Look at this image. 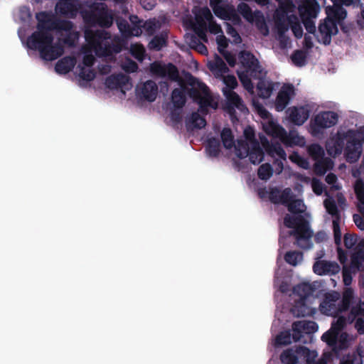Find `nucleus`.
Listing matches in <instances>:
<instances>
[{"label":"nucleus","instance_id":"1","mask_svg":"<svg viewBox=\"0 0 364 364\" xmlns=\"http://www.w3.org/2000/svg\"><path fill=\"white\" fill-rule=\"evenodd\" d=\"M150 70L153 75L167 77L171 81L179 82L180 87L174 88L171 92V100L175 109H182L187 101L186 94L199 105L198 112L203 114H208V107L215 108L213 105V100L210 93L208 87L196 77L191 75L188 79V85L192 86L188 88L181 80L177 67L171 63L161 64L159 62H154L151 64Z\"/></svg>","mask_w":364,"mask_h":364},{"label":"nucleus","instance_id":"2","mask_svg":"<svg viewBox=\"0 0 364 364\" xmlns=\"http://www.w3.org/2000/svg\"><path fill=\"white\" fill-rule=\"evenodd\" d=\"M36 18L38 21L37 31L27 38V46L31 50H38L42 59L54 60L63 54L64 47L61 42L53 43L51 31H68L73 27V23L68 20L58 18L46 11L36 14Z\"/></svg>","mask_w":364,"mask_h":364},{"label":"nucleus","instance_id":"3","mask_svg":"<svg viewBox=\"0 0 364 364\" xmlns=\"http://www.w3.org/2000/svg\"><path fill=\"white\" fill-rule=\"evenodd\" d=\"M84 34L87 44L98 57H108L122 50V41L118 37L112 39L108 31L86 28Z\"/></svg>","mask_w":364,"mask_h":364},{"label":"nucleus","instance_id":"4","mask_svg":"<svg viewBox=\"0 0 364 364\" xmlns=\"http://www.w3.org/2000/svg\"><path fill=\"white\" fill-rule=\"evenodd\" d=\"M346 325V318L344 316H339L331 323L330 329L321 336V340L334 351L337 352L348 347V335L346 332H342Z\"/></svg>","mask_w":364,"mask_h":364},{"label":"nucleus","instance_id":"5","mask_svg":"<svg viewBox=\"0 0 364 364\" xmlns=\"http://www.w3.org/2000/svg\"><path fill=\"white\" fill-rule=\"evenodd\" d=\"M238 58L245 69L243 71L249 72L252 77L259 79L264 76L265 73H263L259 60L251 52L242 50L239 53Z\"/></svg>","mask_w":364,"mask_h":364},{"label":"nucleus","instance_id":"6","mask_svg":"<svg viewBox=\"0 0 364 364\" xmlns=\"http://www.w3.org/2000/svg\"><path fill=\"white\" fill-rule=\"evenodd\" d=\"M341 295L338 291H332L325 294L323 299L320 304V311L322 314L336 317L343 313L340 303Z\"/></svg>","mask_w":364,"mask_h":364},{"label":"nucleus","instance_id":"7","mask_svg":"<svg viewBox=\"0 0 364 364\" xmlns=\"http://www.w3.org/2000/svg\"><path fill=\"white\" fill-rule=\"evenodd\" d=\"M356 134L353 129H348L346 132H338L335 137L331 139L326 144V150L328 154L332 157H336L340 155L345 145V141L353 138Z\"/></svg>","mask_w":364,"mask_h":364},{"label":"nucleus","instance_id":"8","mask_svg":"<svg viewBox=\"0 0 364 364\" xmlns=\"http://www.w3.org/2000/svg\"><path fill=\"white\" fill-rule=\"evenodd\" d=\"M338 115L335 112L326 111L316 114L312 120L311 127L314 134L321 132L322 129L330 128L338 122Z\"/></svg>","mask_w":364,"mask_h":364},{"label":"nucleus","instance_id":"9","mask_svg":"<svg viewBox=\"0 0 364 364\" xmlns=\"http://www.w3.org/2000/svg\"><path fill=\"white\" fill-rule=\"evenodd\" d=\"M213 19V15L210 10L207 7L200 8L198 12L196 14V24L193 26V30L198 37L204 42H208V37L206 35L207 23L206 21H210Z\"/></svg>","mask_w":364,"mask_h":364},{"label":"nucleus","instance_id":"10","mask_svg":"<svg viewBox=\"0 0 364 364\" xmlns=\"http://www.w3.org/2000/svg\"><path fill=\"white\" fill-rule=\"evenodd\" d=\"M290 24H291V17L287 16V9L277 10L275 14V28L282 48L286 46L288 38L285 36V33L289 30Z\"/></svg>","mask_w":364,"mask_h":364},{"label":"nucleus","instance_id":"11","mask_svg":"<svg viewBox=\"0 0 364 364\" xmlns=\"http://www.w3.org/2000/svg\"><path fill=\"white\" fill-rule=\"evenodd\" d=\"M272 127V134L278 136L283 144L287 146H293L294 145H301L304 139L298 135L297 133L290 132L288 134L287 131L281 126L270 124Z\"/></svg>","mask_w":364,"mask_h":364},{"label":"nucleus","instance_id":"12","mask_svg":"<svg viewBox=\"0 0 364 364\" xmlns=\"http://www.w3.org/2000/svg\"><path fill=\"white\" fill-rule=\"evenodd\" d=\"M312 229H291L288 232L289 236L295 237V244L301 249L309 250L312 247Z\"/></svg>","mask_w":364,"mask_h":364},{"label":"nucleus","instance_id":"13","mask_svg":"<svg viewBox=\"0 0 364 364\" xmlns=\"http://www.w3.org/2000/svg\"><path fill=\"white\" fill-rule=\"evenodd\" d=\"M318 32L321 39H318V42H322L324 45H329L331 41V36L337 34L338 29L336 23L327 16L318 25Z\"/></svg>","mask_w":364,"mask_h":364},{"label":"nucleus","instance_id":"14","mask_svg":"<svg viewBox=\"0 0 364 364\" xmlns=\"http://www.w3.org/2000/svg\"><path fill=\"white\" fill-rule=\"evenodd\" d=\"M318 330V325L312 321H298L292 323V339L299 341L302 337V333H314Z\"/></svg>","mask_w":364,"mask_h":364},{"label":"nucleus","instance_id":"15","mask_svg":"<svg viewBox=\"0 0 364 364\" xmlns=\"http://www.w3.org/2000/svg\"><path fill=\"white\" fill-rule=\"evenodd\" d=\"M361 153V141L356 138V134L353 135V138L347 141L344 153L346 159L348 163H355L359 159Z\"/></svg>","mask_w":364,"mask_h":364},{"label":"nucleus","instance_id":"16","mask_svg":"<svg viewBox=\"0 0 364 364\" xmlns=\"http://www.w3.org/2000/svg\"><path fill=\"white\" fill-rule=\"evenodd\" d=\"M348 319L351 322L355 321L354 326L359 334H364V301L359 300L356 305L351 307Z\"/></svg>","mask_w":364,"mask_h":364},{"label":"nucleus","instance_id":"17","mask_svg":"<svg viewBox=\"0 0 364 364\" xmlns=\"http://www.w3.org/2000/svg\"><path fill=\"white\" fill-rule=\"evenodd\" d=\"M341 267L336 262L318 260L313 265V271L315 274L322 275H335L340 272Z\"/></svg>","mask_w":364,"mask_h":364},{"label":"nucleus","instance_id":"18","mask_svg":"<svg viewBox=\"0 0 364 364\" xmlns=\"http://www.w3.org/2000/svg\"><path fill=\"white\" fill-rule=\"evenodd\" d=\"M294 94V87L292 85H284L278 92L275 100V108L280 112L286 108L291 95Z\"/></svg>","mask_w":364,"mask_h":364},{"label":"nucleus","instance_id":"19","mask_svg":"<svg viewBox=\"0 0 364 364\" xmlns=\"http://www.w3.org/2000/svg\"><path fill=\"white\" fill-rule=\"evenodd\" d=\"M293 197L294 194L290 188H286L281 191L279 188L274 187L271 188L269 193V200L274 204H287Z\"/></svg>","mask_w":364,"mask_h":364},{"label":"nucleus","instance_id":"20","mask_svg":"<svg viewBox=\"0 0 364 364\" xmlns=\"http://www.w3.org/2000/svg\"><path fill=\"white\" fill-rule=\"evenodd\" d=\"M289 118L296 125H302L309 117L310 109L307 106L293 107L289 109Z\"/></svg>","mask_w":364,"mask_h":364},{"label":"nucleus","instance_id":"21","mask_svg":"<svg viewBox=\"0 0 364 364\" xmlns=\"http://www.w3.org/2000/svg\"><path fill=\"white\" fill-rule=\"evenodd\" d=\"M238 13L248 22L252 23L254 21L260 22L264 21V16L261 11L257 10L252 11L250 6L244 2H241L237 5Z\"/></svg>","mask_w":364,"mask_h":364},{"label":"nucleus","instance_id":"22","mask_svg":"<svg viewBox=\"0 0 364 364\" xmlns=\"http://www.w3.org/2000/svg\"><path fill=\"white\" fill-rule=\"evenodd\" d=\"M284 228H310L309 220L303 215L286 214L284 218Z\"/></svg>","mask_w":364,"mask_h":364},{"label":"nucleus","instance_id":"23","mask_svg":"<svg viewBox=\"0 0 364 364\" xmlns=\"http://www.w3.org/2000/svg\"><path fill=\"white\" fill-rule=\"evenodd\" d=\"M130 77L124 74L111 75L105 80V85L110 90L122 89L126 87Z\"/></svg>","mask_w":364,"mask_h":364},{"label":"nucleus","instance_id":"24","mask_svg":"<svg viewBox=\"0 0 364 364\" xmlns=\"http://www.w3.org/2000/svg\"><path fill=\"white\" fill-rule=\"evenodd\" d=\"M260 140L262 146L265 148L269 155H277L280 159L286 160L287 154L279 143L277 142L270 144L264 136H260Z\"/></svg>","mask_w":364,"mask_h":364},{"label":"nucleus","instance_id":"25","mask_svg":"<svg viewBox=\"0 0 364 364\" xmlns=\"http://www.w3.org/2000/svg\"><path fill=\"white\" fill-rule=\"evenodd\" d=\"M55 11L65 16L74 17L77 14V7L72 0H59L55 5Z\"/></svg>","mask_w":364,"mask_h":364},{"label":"nucleus","instance_id":"26","mask_svg":"<svg viewBox=\"0 0 364 364\" xmlns=\"http://www.w3.org/2000/svg\"><path fill=\"white\" fill-rule=\"evenodd\" d=\"M326 16L332 19L336 25L344 20L347 16L346 10L340 5H333V6H327L326 8Z\"/></svg>","mask_w":364,"mask_h":364},{"label":"nucleus","instance_id":"27","mask_svg":"<svg viewBox=\"0 0 364 364\" xmlns=\"http://www.w3.org/2000/svg\"><path fill=\"white\" fill-rule=\"evenodd\" d=\"M157 93V85L155 82L151 80L146 81L141 88V97L151 102L156 100Z\"/></svg>","mask_w":364,"mask_h":364},{"label":"nucleus","instance_id":"28","mask_svg":"<svg viewBox=\"0 0 364 364\" xmlns=\"http://www.w3.org/2000/svg\"><path fill=\"white\" fill-rule=\"evenodd\" d=\"M75 64V58L65 56L57 62L55 70L59 74H67L74 68Z\"/></svg>","mask_w":364,"mask_h":364},{"label":"nucleus","instance_id":"29","mask_svg":"<svg viewBox=\"0 0 364 364\" xmlns=\"http://www.w3.org/2000/svg\"><path fill=\"white\" fill-rule=\"evenodd\" d=\"M318 11V5L315 0L307 1L304 6L300 9L301 18H314L317 16Z\"/></svg>","mask_w":364,"mask_h":364},{"label":"nucleus","instance_id":"30","mask_svg":"<svg viewBox=\"0 0 364 364\" xmlns=\"http://www.w3.org/2000/svg\"><path fill=\"white\" fill-rule=\"evenodd\" d=\"M261 77L257 85V95L262 99L269 98L274 90V85L272 82L267 81Z\"/></svg>","mask_w":364,"mask_h":364},{"label":"nucleus","instance_id":"31","mask_svg":"<svg viewBox=\"0 0 364 364\" xmlns=\"http://www.w3.org/2000/svg\"><path fill=\"white\" fill-rule=\"evenodd\" d=\"M113 23V17L105 6L98 8L97 25L102 28H109Z\"/></svg>","mask_w":364,"mask_h":364},{"label":"nucleus","instance_id":"32","mask_svg":"<svg viewBox=\"0 0 364 364\" xmlns=\"http://www.w3.org/2000/svg\"><path fill=\"white\" fill-rule=\"evenodd\" d=\"M264 151L260 147L259 142H255L254 145L250 146L249 159L250 162L255 165L259 164L264 159Z\"/></svg>","mask_w":364,"mask_h":364},{"label":"nucleus","instance_id":"33","mask_svg":"<svg viewBox=\"0 0 364 364\" xmlns=\"http://www.w3.org/2000/svg\"><path fill=\"white\" fill-rule=\"evenodd\" d=\"M333 161L328 157H323L316 161L314 164V171L317 175H324L327 171L333 168Z\"/></svg>","mask_w":364,"mask_h":364},{"label":"nucleus","instance_id":"34","mask_svg":"<svg viewBox=\"0 0 364 364\" xmlns=\"http://www.w3.org/2000/svg\"><path fill=\"white\" fill-rule=\"evenodd\" d=\"M209 68L218 75H222L229 72V68L226 63L218 55H215L214 61L209 63Z\"/></svg>","mask_w":364,"mask_h":364},{"label":"nucleus","instance_id":"35","mask_svg":"<svg viewBox=\"0 0 364 364\" xmlns=\"http://www.w3.org/2000/svg\"><path fill=\"white\" fill-rule=\"evenodd\" d=\"M314 291V287L309 283L299 284L294 287V293L300 297L299 301H305L313 294Z\"/></svg>","mask_w":364,"mask_h":364},{"label":"nucleus","instance_id":"36","mask_svg":"<svg viewBox=\"0 0 364 364\" xmlns=\"http://www.w3.org/2000/svg\"><path fill=\"white\" fill-rule=\"evenodd\" d=\"M205 151L210 157H217L220 153V141L214 136L208 138L205 146Z\"/></svg>","mask_w":364,"mask_h":364},{"label":"nucleus","instance_id":"37","mask_svg":"<svg viewBox=\"0 0 364 364\" xmlns=\"http://www.w3.org/2000/svg\"><path fill=\"white\" fill-rule=\"evenodd\" d=\"M224 95L226 96L228 107L232 109L235 107L240 109L243 106V102L242 98L232 90H224Z\"/></svg>","mask_w":364,"mask_h":364},{"label":"nucleus","instance_id":"38","mask_svg":"<svg viewBox=\"0 0 364 364\" xmlns=\"http://www.w3.org/2000/svg\"><path fill=\"white\" fill-rule=\"evenodd\" d=\"M354 299V291L351 287H346L343 291L342 299H340L341 310L347 311Z\"/></svg>","mask_w":364,"mask_h":364},{"label":"nucleus","instance_id":"39","mask_svg":"<svg viewBox=\"0 0 364 364\" xmlns=\"http://www.w3.org/2000/svg\"><path fill=\"white\" fill-rule=\"evenodd\" d=\"M167 35L161 33L155 36L149 42V48L151 50H160L164 46H166Z\"/></svg>","mask_w":364,"mask_h":364},{"label":"nucleus","instance_id":"40","mask_svg":"<svg viewBox=\"0 0 364 364\" xmlns=\"http://www.w3.org/2000/svg\"><path fill=\"white\" fill-rule=\"evenodd\" d=\"M220 137L225 149H230L235 146L234 136L230 128H223L220 134Z\"/></svg>","mask_w":364,"mask_h":364},{"label":"nucleus","instance_id":"41","mask_svg":"<svg viewBox=\"0 0 364 364\" xmlns=\"http://www.w3.org/2000/svg\"><path fill=\"white\" fill-rule=\"evenodd\" d=\"M291 311L296 317H304L309 314V309L305 304V301H296Z\"/></svg>","mask_w":364,"mask_h":364},{"label":"nucleus","instance_id":"42","mask_svg":"<svg viewBox=\"0 0 364 364\" xmlns=\"http://www.w3.org/2000/svg\"><path fill=\"white\" fill-rule=\"evenodd\" d=\"M250 144L245 140H238L235 146L236 155L240 159L246 158L250 154Z\"/></svg>","mask_w":364,"mask_h":364},{"label":"nucleus","instance_id":"43","mask_svg":"<svg viewBox=\"0 0 364 364\" xmlns=\"http://www.w3.org/2000/svg\"><path fill=\"white\" fill-rule=\"evenodd\" d=\"M364 264V251L359 250L352 254L350 265L357 270H360Z\"/></svg>","mask_w":364,"mask_h":364},{"label":"nucleus","instance_id":"44","mask_svg":"<svg viewBox=\"0 0 364 364\" xmlns=\"http://www.w3.org/2000/svg\"><path fill=\"white\" fill-rule=\"evenodd\" d=\"M284 205L287 207L288 210L293 215L301 213L304 211L301 209L304 205L303 201L300 199H294V196Z\"/></svg>","mask_w":364,"mask_h":364},{"label":"nucleus","instance_id":"45","mask_svg":"<svg viewBox=\"0 0 364 364\" xmlns=\"http://www.w3.org/2000/svg\"><path fill=\"white\" fill-rule=\"evenodd\" d=\"M308 153L314 161H318L324 157L325 153L323 147L318 144H311L308 147Z\"/></svg>","mask_w":364,"mask_h":364},{"label":"nucleus","instance_id":"46","mask_svg":"<svg viewBox=\"0 0 364 364\" xmlns=\"http://www.w3.org/2000/svg\"><path fill=\"white\" fill-rule=\"evenodd\" d=\"M303 259V253L299 251H289L284 255V260L287 263L296 266Z\"/></svg>","mask_w":364,"mask_h":364},{"label":"nucleus","instance_id":"47","mask_svg":"<svg viewBox=\"0 0 364 364\" xmlns=\"http://www.w3.org/2000/svg\"><path fill=\"white\" fill-rule=\"evenodd\" d=\"M213 11L216 16L223 20H230L231 17H237L233 10L229 11L226 8L223 6L213 7Z\"/></svg>","mask_w":364,"mask_h":364},{"label":"nucleus","instance_id":"48","mask_svg":"<svg viewBox=\"0 0 364 364\" xmlns=\"http://www.w3.org/2000/svg\"><path fill=\"white\" fill-rule=\"evenodd\" d=\"M280 360L284 364H297L298 357L292 349H287L280 355Z\"/></svg>","mask_w":364,"mask_h":364},{"label":"nucleus","instance_id":"49","mask_svg":"<svg viewBox=\"0 0 364 364\" xmlns=\"http://www.w3.org/2000/svg\"><path fill=\"white\" fill-rule=\"evenodd\" d=\"M188 125H192L193 128L200 129L205 127L206 120L204 117H201L198 112H193Z\"/></svg>","mask_w":364,"mask_h":364},{"label":"nucleus","instance_id":"50","mask_svg":"<svg viewBox=\"0 0 364 364\" xmlns=\"http://www.w3.org/2000/svg\"><path fill=\"white\" fill-rule=\"evenodd\" d=\"M272 175L273 168L269 164H263L259 167L257 176L259 179L267 181L269 179Z\"/></svg>","mask_w":364,"mask_h":364},{"label":"nucleus","instance_id":"51","mask_svg":"<svg viewBox=\"0 0 364 364\" xmlns=\"http://www.w3.org/2000/svg\"><path fill=\"white\" fill-rule=\"evenodd\" d=\"M237 75L245 89L248 92H252L254 85L250 79V73L247 71L237 72Z\"/></svg>","mask_w":364,"mask_h":364},{"label":"nucleus","instance_id":"52","mask_svg":"<svg viewBox=\"0 0 364 364\" xmlns=\"http://www.w3.org/2000/svg\"><path fill=\"white\" fill-rule=\"evenodd\" d=\"M291 58L296 65L304 66L306 64V53L302 50H296L292 53Z\"/></svg>","mask_w":364,"mask_h":364},{"label":"nucleus","instance_id":"53","mask_svg":"<svg viewBox=\"0 0 364 364\" xmlns=\"http://www.w3.org/2000/svg\"><path fill=\"white\" fill-rule=\"evenodd\" d=\"M144 27L146 28L148 31H153V25L150 23H144L142 26L141 23L135 24L132 26H131V30L129 32V37L131 36H139L142 33L141 28Z\"/></svg>","mask_w":364,"mask_h":364},{"label":"nucleus","instance_id":"54","mask_svg":"<svg viewBox=\"0 0 364 364\" xmlns=\"http://www.w3.org/2000/svg\"><path fill=\"white\" fill-rule=\"evenodd\" d=\"M354 191L358 200V205H364V182L361 179L356 181Z\"/></svg>","mask_w":364,"mask_h":364},{"label":"nucleus","instance_id":"55","mask_svg":"<svg viewBox=\"0 0 364 364\" xmlns=\"http://www.w3.org/2000/svg\"><path fill=\"white\" fill-rule=\"evenodd\" d=\"M80 68L79 76L83 80L87 82L92 81L95 79L96 73L93 69L86 68L84 66L78 65Z\"/></svg>","mask_w":364,"mask_h":364},{"label":"nucleus","instance_id":"56","mask_svg":"<svg viewBox=\"0 0 364 364\" xmlns=\"http://www.w3.org/2000/svg\"><path fill=\"white\" fill-rule=\"evenodd\" d=\"M83 19L86 24L90 26H95L97 25V19H98V8H97L95 11H90L86 12L83 15Z\"/></svg>","mask_w":364,"mask_h":364},{"label":"nucleus","instance_id":"57","mask_svg":"<svg viewBox=\"0 0 364 364\" xmlns=\"http://www.w3.org/2000/svg\"><path fill=\"white\" fill-rule=\"evenodd\" d=\"M292 335L289 331L281 332L276 337V344L278 346H287L291 343Z\"/></svg>","mask_w":364,"mask_h":364},{"label":"nucleus","instance_id":"58","mask_svg":"<svg viewBox=\"0 0 364 364\" xmlns=\"http://www.w3.org/2000/svg\"><path fill=\"white\" fill-rule=\"evenodd\" d=\"M340 364H363L362 355L355 353L348 354L343 358Z\"/></svg>","mask_w":364,"mask_h":364},{"label":"nucleus","instance_id":"59","mask_svg":"<svg viewBox=\"0 0 364 364\" xmlns=\"http://www.w3.org/2000/svg\"><path fill=\"white\" fill-rule=\"evenodd\" d=\"M334 5H340L350 6H352L354 8H358L363 6V3L360 0H331Z\"/></svg>","mask_w":364,"mask_h":364},{"label":"nucleus","instance_id":"60","mask_svg":"<svg viewBox=\"0 0 364 364\" xmlns=\"http://www.w3.org/2000/svg\"><path fill=\"white\" fill-rule=\"evenodd\" d=\"M323 205L327 212L332 216H337L339 215L338 207L333 200L326 199L323 202Z\"/></svg>","mask_w":364,"mask_h":364},{"label":"nucleus","instance_id":"61","mask_svg":"<svg viewBox=\"0 0 364 364\" xmlns=\"http://www.w3.org/2000/svg\"><path fill=\"white\" fill-rule=\"evenodd\" d=\"M117 24L122 35L127 38L129 37L131 30V26L129 23L125 19H120L117 21Z\"/></svg>","mask_w":364,"mask_h":364},{"label":"nucleus","instance_id":"62","mask_svg":"<svg viewBox=\"0 0 364 364\" xmlns=\"http://www.w3.org/2000/svg\"><path fill=\"white\" fill-rule=\"evenodd\" d=\"M72 29H73V28L70 31H67L68 33H67L66 36L64 38H63L62 40H59L58 42H60V41H62L63 43L65 45H67L70 47L74 46L75 40L77 38V33L72 32L71 31Z\"/></svg>","mask_w":364,"mask_h":364},{"label":"nucleus","instance_id":"63","mask_svg":"<svg viewBox=\"0 0 364 364\" xmlns=\"http://www.w3.org/2000/svg\"><path fill=\"white\" fill-rule=\"evenodd\" d=\"M244 136L245 138V141L249 142L251 145H254L255 142H259L257 139L255 138V130L251 127H247L244 130Z\"/></svg>","mask_w":364,"mask_h":364},{"label":"nucleus","instance_id":"64","mask_svg":"<svg viewBox=\"0 0 364 364\" xmlns=\"http://www.w3.org/2000/svg\"><path fill=\"white\" fill-rule=\"evenodd\" d=\"M132 55L139 60H141L144 57L145 50L142 46L140 45H132L131 46Z\"/></svg>","mask_w":364,"mask_h":364}]
</instances>
